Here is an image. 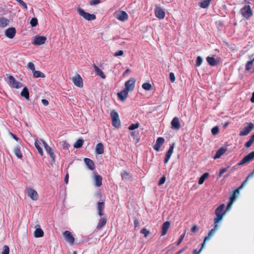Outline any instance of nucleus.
Instances as JSON below:
<instances>
[{"label":"nucleus","mask_w":254,"mask_h":254,"mask_svg":"<svg viewBox=\"0 0 254 254\" xmlns=\"http://www.w3.org/2000/svg\"><path fill=\"white\" fill-rule=\"evenodd\" d=\"M225 207V204L223 203L215 209V214L216 216L214 219V223L217 224L223 218L226 212V210H224Z\"/></svg>","instance_id":"obj_1"},{"label":"nucleus","mask_w":254,"mask_h":254,"mask_svg":"<svg viewBox=\"0 0 254 254\" xmlns=\"http://www.w3.org/2000/svg\"><path fill=\"white\" fill-rule=\"evenodd\" d=\"M6 81L8 85L13 88L18 89L23 86L22 83L17 81L12 75H8Z\"/></svg>","instance_id":"obj_2"},{"label":"nucleus","mask_w":254,"mask_h":254,"mask_svg":"<svg viewBox=\"0 0 254 254\" xmlns=\"http://www.w3.org/2000/svg\"><path fill=\"white\" fill-rule=\"evenodd\" d=\"M77 10L79 15L87 20L91 21L96 19V16L95 14H90L86 12L80 7H78Z\"/></svg>","instance_id":"obj_3"},{"label":"nucleus","mask_w":254,"mask_h":254,"mask_svg":"<svg viewBox=\"0 0 254 254\" xmlns=\"http://www.w3.org/2000/svg\"><path fill=\"white\" fill-rule=\"evenodd\" d=\"M111 117L112 119V125L116 128H119L121 127V122L119 116L117 112L113 111L111 113Z\"/></svg>","instance_id":"obj_4"},{"label":"nucleus","mask_w":254,"mask_h":254,"mask_svg":"<svg viewBox=\"0 0 254 254\" xmlns=\"http://www.w3.org/2000/svg\"><path fill=\"white\" fill-rule=\"evenodd\" d=\"M242 16L248 19L253 15V12L249 5H246L240 10Z\"/></svg>","instance_id":"obj_5"},{"label":"nucleus","mask_w":254,"mask_h":254,"mask_svg":"<svg viewBox=\"0 0 254 254\" xmlns=\"http://www.w3.org/2000/svg\"><path fill=\"white\" fill-rule=\"evenodd\" d=\"M40 140L42 142L46 151L49 155L52 161H55L56 159V155L54 154V152L52 148L48 145V144L44 139H41Z\"/></svg>","instance_id":"obj_6"},{"label":"nucleus","mask_w":254,"mask_h":254,"mask_svg":"<svg viewBox=\"0 0 254 254\" xmlns=\"http://www.w3.org/2000/svg\"><path fill=\"white\" fill-rule=\"evenodd\" d=\"M114 17L121 21H125L128 19V15L126 12L123 10H118L114 13Z\"/></svg>","instance_id":"obj_7"},{"label":"nucleus","mask_w":254,"mask_h":254,"mask_svg":"<svg viewBox=\"0 0 254 254\" xmlns=\"http://www.w3.org/2000/svg\"><path fill=\"white\" fill-rule=\"evenodd\" d=\"M27 195L33 200H37L38 199V194L37 191L32 188H28L25 190Z\"/></svg>","instance_id":"obj_8"},{"label":"nucleus","mask_w":254,"mask_h":254,"mask_svg":"<svg viewBox=\"0 0 254 254\" xmlns=\"http://www.w3.org/2000/svg\"><path fill=\"white\" fill-rule=\"evenodd\" d=\"M47 38L44 36H36L34 37L32 43L35 46H39L45 43Z\"/></svg>","instance_id":"obj_9"},{"label":"nucleus","mask_w":254,"mask_h":254,"mask_svg":"<svg viewBox=\"0 0 254 254\" xmlns=\"http://www.w3.org/2000/svg\"><path fill=\"white\" fill-rule=\"evenodd\" d=\"M254 159V151L250 152L246 155L238 164L239 166H242L246 163H249Z\"/></svg>","instance_id":"obj_10"},{"label":"nucleus","mask_w":254,"mask_h":254,"mask_svg":"<svg viewBox=\"0 0 254 254\" xmlns=\"http://www.w3.org/2000/svg\"><path fill=\"white\" fill-rule=\"evenodd\" d=\"M218 228V226L217 223H214V228L211 229V230L208 232L207 236H206L204 239L203 242L202 243V247H204L205 243L209 241L211 238L214 235L216 231L217 230Z\"/></svg>","instance_id":"obj_11"},{"label":"nucleus","mask_w":254,"mask_h":254,"mask_svg":"<svg viewBox=\"0 0 254 254\" xmlns=\"http://www.w3.org/2000/svg\"><path fill=\"white\" fill-rule=\"evenodd\" d=\"M71 80L77 87L80 88L83 87V80L79 74H76L74 76L72 77Z\"/></svg>","instance_id":"obj_12"},{"label":"nucleus","mask_w":254,"mask_h":254,"mask_svg":"<svg viewBox=\"0 0 254 254\" xmlns=\"http://www.w3.org/2000/svg\"><path fill=\"white\" fill-rule=\"evenodd\" d=\"M135 79L133 78H130L129 80L125 82V88L128 91L133 90L135 87Z\"/></svg>","instance_id":"obj_13"},{"label":"nucleus","mask_w":254,"mask_h":254,"mask_svg":"<svg viewBox=\"0 0 254 254\" xmlns=\"http://www.w3.org/2000/svg\"><path fill=\"white\" fill-rule=\"evenodd\" d=\"M63 236L65 240L70 245H72L73 244L74 242V238L70 231L68 230L65 231L63 232Z\"/></svg>","instance_id":"obj_14"},{"label":"nucleus","mask_w":254,"mask_h":254,"mask_svg":"<svg viewBox=\"0 0 254 254\" xmlns=\"http://www.w3.org/2000/svg\"><path fill=\"white\" fill-rule=\"evenodd\" d=\"M98 214L100 216H103L104 214L105 202L103 200H100L96 205Z\"/></svg>","instance_id":"obj_15"},{"label":"nucleus","mask_w":254,"mask_h":254,"mask_svg":"<svg viewBox=\"0 0 254 254\" xmlns=\"http://www.w3.org/2000/svg\"><path fill=\"white\" fill-rule=\"evenodd\" d=\"M206 60L210 66H215L219 64L220 58L218 57L215 59L213 56H208L206 58Z\"/></svg>","instance_id":"obj_16"},{"label":"nucleus","mask_w":254,"mask_h":254,"mask_svg":"<svg viewBox=\"0 0 254 254\" xmlns=\"http://www.w3.org/2000/svg\"><path fill=\"white\" fill-rule=\"evenodd\" d=\"M155 16L159 19H163L165 16V12L160 7L156 5L155 8Z\"/></svg>","instance_id":"obj_17"},{"label":"nucleus","mask_w":254,"mask_h":254,"mask_svg":"<svg viewBox=\"0 0 254 254\" xmlns=\"http://www.w3.org/2000/svg\"><path fill=\"white\" fill-rule=\"evenodd\" d=\"M175 147V143H173L172 144L170 145V147L169 150L166 153L165 159H164V163L167 164L170 159L171 156H172L174 148Z\"/></svg>","instance_id":"obj_18"},{"label":"nucleus","mask_w":254,"mask_h":254,"mask_svg":"<svg viewBox=\"0 0 254 254\" xmlns=\"http://www.w3.org/2000/svg\"><path fill=\"white\" fill-rule=\"evenodd\" d=\"M253 174H254V172L251 173V174H250L246 178V180L242 183V184L241 185V186L238 188H237V189H236L235 190H234V191H233V193L235 194V195L237 194H239V190H241L243 188V187L246 185L248 181L251 178H253Z\"/></svg>","instance_id":"obj_19"},{"label":"nucleus","mask_w":254,"mask_h":254,"mask_svg":"<svg viewBox=\"0 0 254 254\" xmlns=\"http://www.w3.org/2000/svg\"><path fill=\"white\" fill-rule=\"evenodd\" d=\"M165 139L163 137H158L156 143L153 145V149L157 151H159L160 150V147L163 145Z\"/></svg>","instance_id":"obj_20"},{"label":"nucleus","mask_w":254,"mask_h":254,"mask_svg":"<svg viewBox=\"0 0 254 254\" xmlns=\"http://www.w3.org/2000/svg\"><path fill=\"white\" fill-rule=\"evenodd\" d=\"M254 124L250 123L248 124V126L245 127L240 132L239 135L240 136H244L248 134L254 128Z\"/></svg>","instance_id":"obj_21"},{"label":"nucleus","mask_w":254,"mask_h":254,"mask_svg":"<svg viewBox=\"0 0 254 254\" xmlns=\"http://www.w3.org/2000/svg\"><path fill=\"white\" fill-rule=\"evenodd\" d=\"M107 222V219L106 216H101L100 219L99 220V221L98 222V224L96 226V230L97 231L101 230L103 227H104Z\"/></svg>","instance_id":"obj_22"},{"label":"nucleus","mask_w":254,"mask_h":254,"mask_svg":"<svg viewBox=\"0 0 254 254\" xmlns=\"http://www.w3.org/2000/svg\"><path fill=\"white\" fill-rule=\"evenodd\" d=\"M171 128L173 129L179 130L181 127L179 120L177 117H174L171 121Z\"/></svg>","instance_id":"obj_23"},{"label":"nucleus","mask_w":254,"mask_h":254,"mask_svg":"<svg viewBox=\"0 0 254 254\" xmlns=\"http://www.w3.org/2000/svg\"><path fill=\"white\" fill-rule=\"evenodd\" d=\"M245 69L251 73L254 72V58L252 60L249 61L246 63Z\"/></svg>","instance_id":"obj_24"},{"label":"nucleus","mask_w":254,"mask_h":254,"mask_svg":"<svg viewBox=\"0 0 254 254\" xmlns=\"http://www.w3.org/2000/svg\"><path fill=\"white\" fill-rule=\"evenodd\" d=\"M16 33V30L14 27L9 28L5 31V35L9 38L12 39Z\"/></svg>","instance_id":"obj_25"},{"label":"nucleus","mask_w":254,"mask_h":254,"mask_svg":"<svg viewBox=\"0 0 254 254\" xmlns=\"http://www.w3.org/2000/svg\"><path fill=\"white\" fill-rule=\"evenodd\" d=\"M170 226V222L169 221H166L163 223L161 227V236H165L168 231Z\"/></svg>","instance_id":"obj_26"},{"label":"nucleus","mask_w":254,"mask_h":254,"mask_svg":"<svg viewBox=\"0 0 254 254\" xmlns=\"http://www.w3.org/2000/svg\"><path fill=\"white\" fill-rule=\"evenodd\" d=\"M128 91L126 89L122 90L120 92L118 93V98L122 101H124L127 97Z\"/></svg>","instance_id":"obj_27"},{"label":"nucleus","mask_w":254,"mask_h":254,"mask_svg":"<svg viewBox=\"0 0 254 254\" xmlns=\"http://www.w3.org/2000/svg\"><path fill=\"white\" fill-rule=\"evenodd\" d=\"M227 151V148L224 147H221L216 152L215 156L213 157L214 159H217L219 158L222 155H223Z\"/></svg>","instance_id":"obj_28"},{"label":"nucleus","mask_w":254,"mask_h":254,"mask_svg":"<svg viewBox=\"0 0 254 254\" xmlns=\"http://www.w3.org/2000/svg\"><path fill=\"white\" fill-rule=\"evenodd\" d=\"M93 66L97 75L100 76L103 79H105L106 78V75L104 72L96 65L93 64Z\"/></svg>","instance_id":"obj_29"},{"label":"nucleus","mask_w":254,"mask_h":254,"mask_svg":"<svg viewBox=\"0 0 254 254\" xmlns=\"http://www.w3.org/2000/svg\"><path fill=\"white\" fill-rule=\"evenodd\" d=\"M84 160L89 169L93 170L95 169V165L92 160L89 158H85Z\"/></svg>","instance_id":"obj_30"},{"label":"nucleus","mask_w":254,"mask_h":254,"mask_svg":"<svg viewBox=\"0 0 254 254\" xmlns=\"http://www.w3.org/2000/svg\"><path fill=\"white\" fill-rule=\"evenodd\" d=\"M13 152L18 158L21 159L23 157L20 146L18 145L15 146L13 149Z\"/></svg>","instance_id":"obj_31"},{"label":"nucleus","mask_w":254,"mask_h":254,"mask_svg":"<svg viewBox=\"0 0 254 254\" xmlns=\"http://www.w3.org/2000/svg\"><path fill=\"white\" fill-rule=\"evenodd\" d=\"M104 145L102 143H98L96 146V153L98 154H102L104 153Z\"/></svg>","instance_id":"obj_32"},{"label":"nucleus","mask_w":254,"mask_h":254,"mask_svg":"<svg viewBox=\"0 0 254 254\" xmlns=\"http://www.w3.org/2000/svg\"><path fill=\"white\" fill-rule=\"evenodd\" d=\"M94 180L95 182V186L96 187H99L102 185V178L99 175L95 174L94 175Z\"/></svg>","instance_id":"obj_33"},{"label":"nucleus","mask_w":254,"mask_h":254,"mask_svg":"<svg viewBox=\"0 0 254 254\" xmlns=\"http://www.w3.org/2000/svg\"><path fill=\"white\" fill-rule=\"evenodd\" d=\"M34 145H35V147L36 148V149L38 150V153H39V154L41 156H42L44 154L42 148H41V147L40 145V143L39 142V141L37 139H36L35 140Z\"/></svg>","instance_id":"obj_34"},{"label":"nucleus","mask_w":254,"mask_h":254,"mask_svg":"<svg viewBox=\"0 0 254 254\" xmlns=\"http://www.w3.org/2000/svg\"><path fill=\"white\" fill-rule=\"evenodd\" d=\"M44 236V232L41 228H37L34 231V237L36 238L42 237Z\"/></svg>","instance_id":"obj_35"},{"label":"nucleus","mask_w":254,"mask_h":254,"mask_svg":"<svg viewBox=\"0 0 254 254\" xmlns=\"http://www.w3.org/2000/svg\"><path fill=\"white\" fill-rule=\"evenodd\" d=\"M211 0H201V1L199 2V6L203 8H207Z\"/></svg>","instance_id":"obj_36"},{"label":"nucleus","mask_w":254,"mask_h":254,"mask_svg":"<svg viewBox=\"0 0 254 254\" xmlns=\"http://www.w3.org/2000/svg\"><path fill=\"white\" fill-rule=\"evenodd\" d=\"M121 176L123 180L131 179V177L129 175V173L126 171H123L121 173Z\"/></svg>","instance_id":"obj_37"},{"label":"nucleus","mask_w":254,"mask_h":254,"mask_svg":"<svg viewBox=\"0 0 254 254\" xmlns=\"http://www.w3.org/2000/svg\"><path fill=\"white\" fill-rule=\"evenodd\" d=\"M20 95L26 99H28L29 98V93L27 87H25L23 89Z\"/></svg>","instance_id":"obj_38"},{"label":"nucleus","mask_w":254,"mask_h":254,"mask_svg":"<svg viewBox=\"0 0 254 254\" xmlns=\"http://www.w3.org/2000/svg\"><path fill=\"white\" fill-rule=\"evenodd\" d=\"M9 22V20L6 18L1 17L0 18V28L6 27Z\"/></svg>","instance_id":"obj_39"},{"label":"nucleus","mask_w":254,"mask_h":254,"mask_svg":"<svg viewBox=\"0 0 254 254\" xmlns=\"http://www.w3.org/2000/svg\"><path fill=\"white\" fill-rule=\"evenodd\" d=\"M33 76L35 78H38V77L44 78V77H45V74L39 70H35L33 72Z\"/></svg>","instance_id":"obj_40"},{"label":"nucleus","mask_w":254,"mask_h":254,"mask_svg":"<svg viewBox=\"0 0 254 254\" xmlns=\"http://www.w3.org/2000/svg\"><path fill=\"white\" fill-rule=\"evenodd\" d=\"M208 173H204L199 179L198 183L199 185H201L203 183L204 180L208 178L209 176Z\"/></svg>","instance_id":"obj_41"},{"label":"nucleus","mask_w":254,"mask_h":254,"mask_svg":"<svg viewBox=\"0 0 254 254\" xmlns=\"http://www.w3.org/2000/svg\"><path fill=\"white\" fill-rule=\"evenodd\" d=\"M83 140L82 139H78L74 144L73 146L75 148H79L81 147L83 144Z\"/></svg>","instance_id":"obj_42"},{"label":"nucleus","mask_w":254,"mask_h":254,"mask_svg":"<svg viewBox=\"0 0 254 254\" xmlns=\"http://www.w3.org/2000/svg\"><path fill=\"white\" fill-rule=\"evenodd\" d=\"M254 142V134L251 136L250 139L246 143L245 146L250 147Z\"/></svg>","instance_id":"obj_43"},{"label":"nucleus","mask_w":254,"mask_h":254,"mask_svg":"<svg viewBox=\"0 0 254 254\" xmlns=\"http://www.w3.org/2000/svg\"><path fill=\"white\" fill-rule=\"evenodd\" d=\"M142 87L144 90L149 91L151 89V85L149 83H144L142 85Z\"/></svg>","instance_id":"obj_44"},{"label":"nucleus","mask_w":254,"mask_h":254,"mask_svg":"<svg viewBox=\"0 0 254 254\" xmlns=\"http://www.w3.org/2000/svg\"><path fill=\"white\" fill-rule=\"evenodd\" d=\"M140 233L143 234L145 238H147L150 234V232L146 228H144L141 230Z\"/></svg>","instance_id":"obj_45"},{"label":"nucleus","mask_w":254,"mask_h":254,"mask_svg":"<svg viewBox=\"0 0 254 254\" xmlns=\"http://www.w3.org/2000/svg\"><path fill=\"white\" fill-rule=\"evenodd\" d=\"M139 123H136L135 124H132L128 127V129L129 130H132L136 128H137L139 127Z\"/></svg>","instance_id":"obj_46"},{"label":"nucleus","mask_w":254,"mask_h":254,"mask_svg":"<svg viewBox=\"0 0 254 254\" xmlns=\"http://www.w3.org/2000/svg\"><path fill=\"white\" fill-rule=\"evenodd\" d=\"M9 248L8 246L4 245L2 249V251L1 252V254H9Z\"/></svg>","instance_id":"obj_47"},{"label":"nucleus","mask_w":254,"mask_h":254,"mask_svg":"<svg viewBox=\"0 0 254 254\" xmlns=\"http://www.w3.org/2000/svg\"><path fill=\"white\" fill-rule=\"evenodd\" d=\"M30 24L32 27H35L38 24V20L36 18H32L30 21Z\"/></svg>","instance_id":"obj_48"},{"label":"nucleus","mask_w":254,"mask_h":254,"mask_svg":"<svg viewBox=\"0 0 254 254\" xmlns=\"http://www.w3.org/2000/svg\"><path fill=\"white\" fill-rule=\"evenodd\" d=\"M27 67L28 69L31 70L32 72L35 70V65L32 62L28 63Z\"/></svg>","instance_id":"obj_49"},{"label":"nucleus","mask_w":254,"mask_h":254,"mask_svg":"<svg viewBox=\"0 0 254 254\" xmlns=\"http://www.w3.org/2000/svg\"><path fill=\"white\" fill-rule=\"evenodd\" d=\"M202 62V58L200 56L197 57L196 61V66H199L201 64Z\"/></svg>","instance_id":"obj_50"},{"label":"nucleus","mask_w":254,"mask_h":254,"mask_svg":"<svg viewBox=\"0 0 254 254\" xmlns=\"http://www.w3.org/2000/svg\"><path fill=\"white\" fill-rule=\"evenodd\" d=\"M219 132V128L218 127L216 126L213 127L211 129L212 134L213 135L217 134Z\"/></svg>","instance_id":"obj_51"},{"label":"nucleus","mask_w":254,"mask_h":254,"mask_svg":"<svg viewBox=\"0 0 254 254\" xmlns=\"http://www.w3.org/2000/svg\"><path fill=\"white\" fill-rule=\"evenodd\" d=\"M169 78L171 82H174L176 79L175 74L173 72H170L169 73Z\"/></svg>","instance_id":"obj_52"},{"label":"nucleus","mask_w":254,"mask_h":254,"mask_svg":"<svg viewBox=\"0 0 254 254\" xmlns=\"http://www.w3.org/2000/svg\"><path fill=\"white\" fill-rule=\"evenodd\" d=\"M166 181V177L165 176H162L158 182V186L163 185Z\"/></svg>","instance_id":"obj_53"},{"label":"nucleus","mask_w":254,"mask_h":254,"mask_svg":"<svg viewBox=\"0 0 254 254\" xmlns=\"http://www.w3.org/2000/svg\"><path fill=\"white\" fill-rule=\"evenodd\" d=\"M185 233H184L183 235H181L177 244H176V245L177 246H179L180 244L181 243V242H182V241L183 240L184 238V237H185Z\"/></svg>","instance_id":"obj_54"},{"label":"nucleus","mask_w":254,"mask_h":254,"mask_svg":"<svg viewBox=\"0 0 254 254\" xmlns=\"http://www.w3.org/2000/svg\"><path fill=\"white\" fill-rule=\"evenodd\" d=\"M228 168L229 167H228L227 168H224L221 169L218 175V177L220 178L223 175V173L226 172Z\"/></svg>","instance_id":"obj_55"},{"label":"nucleus","mask_w":254,"mask_h":254,"mask_svg":"<svg viewBox=\"0 0 254 254\" xmlns=\"http://www.w3.org/2000/svg\"><path fill=\"white\" fill-rule=\"evenodd\" d=\"M101 2L100 0H91L90 4L91 5H96Z\"/></svg>","instance_id":"obj_56"},{"label":"nucleus","mask_w":254,"mask_h":254,"mask_svg":"<svg viewBox=\"0 0 254 254\" xmlns=\"http://www.w3.org/2000/svg\"><path fill=\"white\" fill-rule=\"evenodd\" d=\"M198 230V228L197 225H195L193 226L191 228V232L192 233H195L197 232Z\"/></svg>","instance_id":"obj_57"},{"label":"nucleus","mask_w":254,"mask_h":254,"mask_svg":"<svg viewBox=\"0 0 254 254\" xmlns=\"http://www.w3.org/2000/svg\"><path fill=\"white\" fill-rule=\"evenodd\" d=\"M10 135L11 136H12L16 141H21V139L18 137L16 135L14 134L13 133L10 132Z\"/></svg>","instance_id":"obj_58"},{"label":"nucleus","mask_w":254,"mask_h":254,"mask_svg":"<svg viewBox=\"0 0 254 254\" xmlns=\"http://www.w3.org/2000/svg\"><path fill=\"white\" fill-rule=\"evenodd\" d=\"M203 248V247H202V244L201 248L198 251L196 249L194 250L193 251V254H199L200 253V252H201Z\"/></svg>","instance_id":"obj_59"},{"label":"nucleus","mask_w":254,"mask_h":254,"mask_svg":"<svg viewBox=\"0 0 254 254\" xmlns=\"http://www.w3.org/2000/svg\"><path fill=\"white\" fill-rule=\"evenodd\" d=\"M124 54V52L122 50L119 51L118 52H116L114 53V56L115 57L119 56H122Z\"/></svg>","instance_id":"obj_60"},{"label":"nucleus","mask_w":254,"mask_h":254,"mask_svg":"<svg viewBox=\"0 0 254 254\" xmlns=\"http://www.w3.org/2000/svg\"><path fill=\"white\" fill-rule=\"evenodd\" d=\"M18 2L22 5L23 6V7L25 8V9H27V5L22 0H19Z\"/></svg>","instance_id":"obj_61"},{"label":"nucleus","mask_w":254,"mask_h":254,"mask_svg":"<svg viewBox=\"0 0 254 254\" xmlns=\"http://www.w3.org/2000/svg\"><path fill=\"white\" fill-rule=\"evenodd\" d=\"M133 223H134V225L135 228L137 227L139 225V221L137 219V218H135L134 219Z\"/></svg>","instance_id":"obj_62"},{"label":"nucleus","mask_w":254,"mask_h":254,"mask_svg":"<svg viewBox=\"0 0 254 254\" xmlns=\"http://www.w3.org/2000/svg\"><path fill=\"white\" fill-rule=\"evenodd\" d=\"M41 102L44 106H48L49 104V102L46 99H42Z\"/></svg>","instance_id":"obj_63"},{"label":"nucleus","mask_w":254,"mask_h":254,"mask_svg":"<svg viewBox=\"0 0 254 254\" xmlns=\"http://www.w3.org/2000/svg\"><path fill=\"white\" fill-rule=\"evenodd\" d=\"M187 248V247L186 246L178 252H177L175 254H181Z\"/></svg>","instance_id":"obj_64"}]
</instances>
